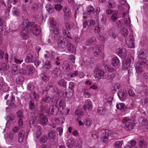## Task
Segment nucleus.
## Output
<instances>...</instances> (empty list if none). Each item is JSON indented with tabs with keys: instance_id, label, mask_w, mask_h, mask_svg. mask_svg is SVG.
<instances>
[{
	"instance_id": "obj_21",
	"label": "nucleus",
	"mask_w": 148,
	"mask_h": 148,
	"mask_svg": "<svg viewBox=\"0 0 148 148\" xmlns=\"http://www.w3.org/2000/svg\"><path fill=\"white\" fill-rule=\"evenodd\" d=\"M124 128L127 131H130L134 129V124L132 121L127 123L125 125Z\"/></svg>"
},
{
	"instance_id": "obj_54",
	"label": "nucleus",
	"mask_w": 148,
	"mask_h": 148,
	"mask_svg": "<svg viewBox=\"0 0 148 148\" xmlns=\"http://www.w3.org/2000/svg\"><path fill=\"white\" fill-rule=\"evenodd\" d=\"M108 133H109L107 132L106 130L104 129H100L98 131V134L100 135L101 137L107 134Z\"/></svg>"
},
{
	"instance_id": "obj_23",
	"label": "nucleus",
	"mask_w": 148,
	"mask_h": 148,
	"mask_svg": "<svg viewBox=\"0 0 148 148\" xmlns=\"http://www.w3.org/2000/svg\"><path fill=\"white\" fill-rule=\"evenodd\" d=\"M67 47H68V50L70 53L73 54L75 53V49L73 45L69 43Z\"/></svg>"
},
{
	"instance_id": "obj_46",
	"label": "nucleus",
	"mask_w": 148,
	"mask_h": 148,
	"mask_svg": "<svg viewBox=\"0 0 148 148\" xmlns=\"http://www.w3.org/2000/svg\"><path fill=\"white\" fill-rule=\"evenodd\" d=\"M52 101V100H51V97L49 96L45 97H42L41 100V101L46 103H49L51 101Z\"/></svg>"
},
{
	"instance_id": "obj_59",
	"label": "nucleus",
	"mask_w": 148,
	"mask_h": 148,
	"mask_svg": "<svg viewBox=\"0 0 148 148\" xmlns=\"http://www.w3.org/2000/svg\"><path fill=\"white\" fill-rule=\"evenodd\" d=\"M6 103L7 105L12 108H15L16 107V106L14 104V102L7 101Z\"/></svg>"
},
{
	"instance_id": "obj_3",
	"label": "nucleus",
	"mask_w": 148,
	"mask_h": 148,
	"mask_svg": "<svg viewBox=\"0 0 148 148\" xmlns=\"http://www.w3.org/2000/svg\"><path fill=\"white\" fill-rule=\"evenodd\" d=\"M35 69L31 65L27 66L25 70L22 69H21L20 70V72L23 75H32L35 72Z\"/></svg>"
},
{
	"instance_id": "obj_33",
	"label": "nucleus",
	"mask_w": 148,
	"mask_h": 148,
	"mask_svg": "<svg viewBox=\"0 0 148 148\" xmlns=\"http://www.w3.org/2000/svg\"><path fill=\"white\" fill-rule=\"evenodd\" d=\"M85 125L87 126H90L92 124V121L91 119L86 117L84 120Z\"/></svg>"
},
{
	"instance_id": "obj_61",
	"label": "nucleus",
	"mask_w": 148,
	"mask_h": 148,
	"mask_svg": "<svg viewBox=\"0 0 148 148\" xmlns=\"http://www.w3.org/2000/svg\"><path fill=\"white\" fill-rule=\"evenodd\" d=\"M12 12L14 15L18 16L19 14V10L16 8H14L12 10Z\"/></svg>"
},
{
	"instance_id": "obj_39",
	"label": "nucleus",
	"mask_w": 148,
	"mask_h": 148,
	"mask_svg": "<svg viewBox=\"0 0 148 148\" xmlns=\"http://www.w3.org/2000/svg\"><path fill=\"white\" fill-rule=\"evenodd\" d=\"M97 113L100 115H104L106 113V110L103 107H99L97 110Z\"/></svg>"
},
{
	"instance_id": "obj_36",
	"label": "nucleus",
	"mask_w": 148,
	"mask_h": 148,
	"mask_svg": "<svg viewBox=\"0 0 148 148\" xmlns=\"http://www.w3.org/2000/svg\"><path fill=\"white\" fill-rule=\"evenodd\" d=\"M18 67L16 64H13L12 67L11 72L12 74L15 75L18 73Z\"/></svg>"
},
{
	"instance_id": "obj_44",
	"label": "nucleus",
	"mask_w": 148,
	"mask_h": 148,
	"mask_svg": "<svg viewBox=\"0 0 148 148\" xmlns=\"http://www.w3.org/2000/svg\"><path fill=\"white\" fill-rule=\"evenodd\" d=\"M123 143V141L122 140L117 141L114 143V145L115 148H119L122 146Z\"/></svg>"
},
{
	"instance_id": "obj_53",
	"label": "nucleus",
	"mask_w": 148,
	"mask_h": 148,
	"mask_svg": "<svg viewBox=\"0 0 148 148\" xmlns=\"http://www.w3.org/2000/svg\"><path fill=\"white\" fill-rule=\"evenodd\" d=\"M62 33L64 35L68 37L69 38L72 39L71 36L68 30L64 29L62 31Z\"/></svg>"
},
{
	"instance_id": "obj_26",
	"label": "nucleus",
	"mask_w": 148,
	"mask_h": 148,
	"mask_svg": "<svg viewBox=\"0 0 148 148\" xmlns=\"http://www.w3.org/2000/svg\"><path fill=\"white\" fill-rule=\"evenodd\" d=\"M75 145V141L72 138L69 139L66 143V145L69 148H72Z\"/></svg>"
},
{
	"instance_id": "obj_32",
	"label": "nucleus",
	"mask_w": 148,
	"mask_h": 148,
	"mask_svg": "<svg viewBox=\"0 0 148 148\" xmlns=\"http://www.w3.org/2000/svg\"><path fill=\"white\" fill-rule=\"evenodd\" d=\"M47 88L49 91H50L52 93H55L57 89V88L54 87L53 84L51 83L48 84Z\"/></svg>"
},
{
	"instance_id": "obj_27",
	"label": "nucleus",
	"mask_w": 148,
	"mask_h": 148,
	"mask_svg": "<svg viewBox=\"0 0 148 148\" xmlns=\"http://www.w3.org/2000/svg\"><path fill=\"white\" fill-rule=\"evenodd\" d=\"M32 116H31L29 119V125L30 126L33 125L34 126H35L37 125V120L36 118L34 117V116L32 115Z\"/></svg>"
},
{
	"instance_id": "obj_29",
	"label": "nucleus",
	"mask_w": 148,
	"mask_h": 148,
	"mask_svg": "<svg viewBox=\"0 0 148 148\" xmlns=\"http://www.w3.org/2000/svg\"><path fill=\"white\" fill-rule=\"evenodd\" d=\"M25 134V132L23 131H20L18 134V141L19 143L22 142L24 138L25 137L24 136V134Z\"/></svg>"
},
{
	"instance_id": "obj_16",
	"label": "nucleus",
	"mask_w": 148,
	"mask_h": 148,
	"mask_svg": "<svg viewBox=\"0 0 148 148\" xmlns=\"http://www.w3.org/2000/svg\"><path fill=\"white\" fill-rule=\"evenodd\" d=\"M96 41V38L95 36H92L88 39L85 43L86 45H91L95 44Z\"/></svg>"
},
{
	"instance_id": "obj_41",
	"label": "nucleus",
	"mask_w": 148,
	"mask_h": 148,
	"mask_svg": "<svg viewBox=\"0 0 148 148\" xmlns=\"http://www.w3.org/2000/svg\"><path fill=\"white\" fill-rule=\"evenodd\" d=\"M64 14L65 16L67 17L69 16L71 14L70 10L67 7H65L63 9Z\"/></svg>"
},
{
	"instance_id": "obj_17",
	"label": "nucleus",
	"mask_w": 148,
	"mask_h": 148,
	"mask_svg": "<svg viewBox=\"0 0 148 148\" xmlns=\"http://www.w3.org/2000/svg\"><path fill=\"white\" fill-rule=\"evenodd\" d=\"M137 54L138 58L141 59L142 62H143V60H145L146 59V56L143 50H141L138 51Z\"/></svg>"
},
{
	"instance_id": "obj_60",
	"label": "nucleus",
	"mask_w": 148,
	"mask_h": 148,
	"mask_svg": "<svg viewBox=\"0 0 148 148\" xmlns=\"http://www.w3.org/2000/svg\"><path fill=\"white\" fill-rule=\"evenodd\" d=\"M118 18V15L116 13H114L112 15L111 19L113 22L116 21Z\"/></svg>"
},
{
	"instance_id": "obj_18",
	"label": "nucleus",
	"mask_w": 148,
	"mask_h": 148,
	"mask_svg": "<svg viewBox=\"0 0 148 148\" xmlns=\"http://www.w3.org/2000/svg\"><path fill=\"white\" fill-rule=\"evenodd\" d=\"M71 64L67 61H64L62 64V68L64 71H69L70 69V66Z\"/></svg>"
},
{
	"instance_id": "obj_40",
	"label": "nucleus",
	"mask_w": 148,
	"mask_h": 148,
	"mask_svg": "<svg viewBox=\"0 0 148 148\" xmlns=\"http://www.w3.org/2000/svg\"><path fill=\"white\" fill-rule=\"evenodd\" d=\"M48 136L50 139H55L56 132L53 131H51L48 134Z\"/></svg>"
},
{
	"instance_id": "obj_63",
	"label": "nucleus",
	"mask_w": 148,
	"mask_h": 148,
	"mask_svg": "<svg viewBox=\"0 0 148 148\" xmlns=\"http://www.w3.org/2000/svg\"><path fill=\"white\" fill-rule=\"evenodd\" d=\"M45 66L46 69H50L51 67L50 62L48 60L46 61L45 63Z\"/></svg>"
},
{
	"instance_id": "obj_19",
	"label": "nucleus",
	"mask_w": 148,
	"mask_h": 148,
	"mask_svg": "<svg viewBox=\"0 0 148 148\" xmlns=\"http://www.w3.org/2000/svg\"><path fill=\"white\" fill-rule=\"evenodd\" d=\"M116 52L119 56L124 57L127 56L126 51L125 49H122L119 48L118 49L116 50Z\"/></svg>"
},
{
	"instance_id": "obj_58",
	"label": "nucleus",
	"mask_w": 148,
	"mask_h": 148,
	"mask_svg": "<svg viewBox=\"0 0 148 148\" xmlns=\"http://www.w3.org/2000/svg\"><path fill=\"white\" fill-rule=\"evenodd\" d=\"M16 116L18 118H23L24 116L23 115V112L21 110L18 111L16 113Z\"/></svg>"
},
{
	"instance_id": "obj_48",
	"label": "nucleus",
	"mask_w": 148,
	"mask_h": 148,
	"mask_svg": "<svg viewBox=\"0 0 148 148\" xmlns=\"http://www.w3.org/2000/svg\"><path fill=\"white\" fill-rule=\"evenodd\" d=\"M139 145L140 148H146L147 144L144 140H140L139 141Z\"/></svg>"
},
{
	"instance_id": "obj_37",
	"label": "nucleus",
	"mask_w": 148,
	"mask_h": 148,
	"mask_svg": "<svg viewBox=\"0 0 148 148\" xmlns=\"http://www.w3.org/2000/svg\"><path fill=\"white\" fill-rule=\"evenodd\" d=\"M46 10L50 14L54 12V9L50 4H47L46 6Z\"/></svg>"
},
{
	"instance_id": "obj_50",
	"label": "nucleus",
	"mask_w": 148,
	"mask_h": 148,
	"mask_svg": "<svg viewBox=\"0 0 148 148\" xmlns=\"http://www.w3.org/2000/svg\"><path fill=\"white\" fill-rule=\"evenodd\" d=\"M108 7L109 8H112L115 7V4L114 0H109L108 1Z\"/></svg>"
},
{
	"instance_id": "obj_30",
	"label": "nucleus",
	"mask_w": 148,
	"mask_h": 148,
	"mask_svg": "<svg viewBox=\"0 0 148 148\" xmlns=\"http://www.w3.org/2000/svg\"><path fill=\"white\" fill-rule=\"evenodd\" d=\"M14 134L13 133H10L8 137L7 138L6 141L8 144H10L13 141Z\"/></svg>"
},
{
	"instance_id": "obj_55",
	"label": "nucleus",
	"mask_w": 148,
	"mask_h": 148,
	"mask_svg": "<svg viewBox=\"0 0 148 148\" xmlns=\"http://www.w3.org/2000/svg\"><path fill=\"white\" fill-rule=\"evenodd\" d=\"M50 23V26L51 28H54L56 26V22L53 20L52 18H50L49 19Z\"/></svg>"
},
{
	"instance_id": "obj_7",
	"label": "nucleus",
	"mask_w": 148,
	"mask_h": 148,
	"mask_svg": "<svg viewBox=\"0 0 148 148\" xmlns=\"http://www.w3.org/2000/svg\"><path fill=\"white\" fill-rule=\"evenodd\" d=\"M147 64L146 62L143 61V62L139 61L138 63L134 64V66L137 73L143 72V69L142 66V65H145Z\"/></svg>"
},
{
	"instance_id": "obj_43",
	"label": "nucleus",
	"mask_w": 148,
	"mask_h": 148,
	"mask_svg": "<svg viewBox=\"0 0 148 148\" xmlns=\"http://www.w3.org/2000/svg\"><path fill=\"white\" fill-rule=\"evenodd\" d=\"M41 127L40 126L37 127L36 129V137L37 138H38L42 134Z\"/></svg>"
},
{
	"instance_id": "obj_14",
	"label": "nucleus",
	"mask_w": 148,
	"mask_h": 148,
	"mask_svg": "<svg viewBox=\"0 0 148 148\" xmlns=\"http://www.w3.org/2000/svg\"><path fill=\"white\" fill-rule=\"evenodd\" d=\"M102 48L98 46H96L93 49L92 51L94 55L96 56H100L101 54Z\"/></svg>"
},
{
	"instance_id": "obj_31",
	"label": "nucleus",
	"mask_w": 148,
	"mask_h": 148,
	"mask_svg": "<svg viewBox=\"0 0 148 148\" xmlns=\"http://www.w3.org/2000/svg\"><path fill=\"white\" fill-rule=\"evenodd\" d=\"M104 29L103 26L98 25V26H96L94 29L95 32L96 33H100L101 31Z\"/></svg>"
},
{
	"instance_id": "obj_15",
	"label": "nucleus",
	"mask_w": 148,
	"mask_h": 148,
	"mask_svg": "<svg viewBox=\"0 0 148 148\" xmlns=\"http://www.w3.org/2000/svg\"><path fill=\"white\" fill-rule=\"evenodd\" d=\"M109 35L114 39H119V36L113 30L110 29L107 31Z\"/></svg>"
},
{
	"instance_id": "obj_1",
	"label": "nucleus",
	"mask_w": 148,
	"mask_h": 148,
	"mask_svg": "<svg viewBox=\"0 0 148 148\" xmlns=\"http://www.w3.org/2000/svg\"><path fill=\"white\" fill-rule=\"evenodd\" d=\"M23 25L29 28L30 31L33 32L34 35L37 36L40 33V31L37 28V25L34 22L29 21L27 19L24 20Z\"/></svg>"
},
{
	"instance_id": "obj_13",
	"label": "nucleus",
	"mask_w": 148,
	"mask_h": 148,
	"mask_svg": "<svg viewBox=\"0 0 148 148\" xmlns=\"http://www.w3.org/2000/svg\"><path fill=\"white\" fill-rule=\"evenodd\" d=\"M39 123L43 125H46V123L48 121V119L47 117L45 116L43 114H39Z\"/></svg>"
},
{
	"instance_id": "obj_52",
	"label": "nucleus",
	"mask_w": 148,
	"mask_h": 148,
	"mask_svg": "<svg viewBox=\"0 0 148 148\" xmlns=\"http://www.w3.org/2000/svg\"><path fill=\"white\" fill-rule=\"evenodd\" d=\"M121 32V34L125 37L127 36L128 34V31L127 29L125 27H122Z\"/></svg>"
},
{
	"instance_id": "obj_9",
	"label": "nucleus",
	"mask_w": 148,
	"mask_h": 148,
	"mask_svg": "<svg viewBox=\"0 0 148 148\" xmlns=\"http://www.w3.org/2000/svg\"><path fill=\"white\" fill-rule=\"evenodd\" d=\"M126 42L129 48H134V40L133 36H131L128 38Z\"/></svg>"
},
{
	"instance_id": "obj_38",
	"label": "nucleus",
	"mask_w": 148,
	"mask_h": 148,
	"mask_svg": "<svg viewBox=\"0 0 148 148\" xmlns=\"http://www.w3.org/2000/svg\"><path fill=\"white\" fill-rule=\"evenodd\" d=\"M67 82L66 81L63 79L60 80L58 82V85L61 86L62 87L65 88L66 87Z\"/></svg>"
},
{
	"instance_id": "obj_64",
	"label": "nucleus",
	"mask_w": 148,
	"mask_h": 148,
	"mask_svg": "<svg viewBox=\"0 0 148 148\" xmlns=\"http://www.w3.org/2000/svg\"><path fill=\"white\" fill-rule=\"evenodd\" d=\"M24 80V78L22 76H19L17 78L16 81L18 84H19L23 81Z\"/></svg>"
},
{
	"instance_id": "obj_57",
	"label": "nucleus",
	"mask_w": 148,
	"mask_h": 148,
	"mask_svg": "<svg viewBox=\"0 0 148 148\" xmlns=\"http://www.w3.org/2000/svg\"><path fill=\"white\" fill-rule=\"evenodd\" d=\"M132 121L128 117H124L122 120V122L123 124L126 125V124L129 122Z\"/></svg>"
},
{
	"instance_id": "obj_49",
	"label": "nucleus",
	"mask_w": 148,
	"mask_h": 148,
	"mask_svg": "<svg viewBox=\"0 0 148 148\" xmlns=\"http://www.w3.org/2000/svg\"><path fill=\"white\" fill-rule=\"evenodd\" d=\"M109 135V133H108L107 134L101 137V139L102 141L104 143H106L108 140Z\"/></svg>"
},
{
	"instance_id": "obj_8",
	"label": "nucleus",
	"mask_w": 148,
	"mask_h": 148,
	"mask_svg": "<svg viewBox=\"0 0 148 148\" xmlns=\"http://www.w3.org/2000/svg\"><path fill=\"white\" fill-rule=\"evenodd\" d=\"M134 58L131 57L127 58V60L123 62L122 69H123L125 70L128 69L130 66L131 62L132 61H134Z\"/></svg>"
},
{
	"instance_id": "obj_22",
	"label": "nucleus",
	"mask_w": 148,
	"mask_h": 148,
	"mask_svg": "<svg viewBox=\"0 0 148 148\" xmlns=\"http://www.w3.org/2000/svg\"><path fill=\"white\" fill-rule=\"evenodd\" d=\"M121 87V85L119 83H117L113 84L111 87V91L114 93L116 91L117 89H119Z\"/></svg>"
},
{
	"instance_id": "obj_20",
	"label": "nucleus",
	"mask_w": 148,
	"mask_h": 148,
	"mask_svg": "<svg viewBox=\"0 0 148 148\" xmlns=\"http://www.w3.org/2000/svg\"><path fill=\"white\" fill-rule=\"evenodd\" d=\"M61 73L60 69V68L56 67L51 71V74L53 77H56L60 74Z\"/></svg>"
},
{
	"instance_id": "obj_2",
	"label": "nucleus",
	"mask_w": 148,
	"mask_h": 148,
	"mask_svg": "<svg viewBox=\"0 0 148 148\" xmlns=\"http://www.w3.org/2000/svg\"><path fill=\"white\" fill-rule=\"evenodd\" d=\"M59 109L56 105H51L48 109L45 110L46 114L50 116L51 115H56L58 112Z\"/></svg>"
},
{
	"instance_id": "obj_56",
	"label": "nucleus",
	"mask_w": 148,
	"mask_h": 148,
	"mask_svg": "<svg viewBox=\"0 0 148 148\" xmlns=\"http://www.w3.org/2000/svg\"><path fill=\"white\" fill-rule=\"evenodd\" d=\"M65 27L67 29L71 30L73 27V24L72 23H66L65 24Z\"/></svg>"
},
{
	"instance_id": "obj_47",
	"label": "nucleus",
	"mask_w": 148,
	"mask_h": 148,
	"mask_svg": "<svg viewBox=\"0 0 148 148\" xmlns=\"http://www.w3.org/2000/svg\"><path fill=\"white\" fill-rule=\"evenodd\" d=\"M35 88V86L31 83H29L27 85V90L29 91L33 92Z\"/></svg>"
},
{
	"instance_id": "obj_11",
	"label": "nucleus",
	"mask_w": 148,
	"mask_h": 148,
	"mask_svg": "<svg viewBox=\"0 0 148 148\" xmlns=\"http://www.w3.org/2000/svg\"><path fill=\"white\" fill-rule=\"evenodd\" d=\"M93 108L92 102L89 99L87 100L85 104L83 106V108L85 110H91Z\"/></svg>"
},
{
	"instance_id": "obj_42",
	"label": "nucleus",
	"mask_w": 148,
	"mask_h": 148,
	"mask_svg": "<svg viewBox=\"0 0 148 148\" xmlns=\"http://www.w3.org/2000/svg\"><path fill=\"white\" fill-rule=\"evenodd\" d=\"M30 98L32 100L33 99L37 101L39 99L38 95L35 92H32L30 95Z\"/></svg>"
},
{
	"instance_id": "obj_6",
	"label": "nucleus",
	"mask_w": 148,
	"mask_h": 148,
	"mask_svg": "<svg viewBox=\"0 0 148 148\" xmlns=\"http://www.w3.org/2000/svg\"><path fill=\"white\" fill-rule=\"evenodd\" d=\"M22 25L23 29L21 32V35L23 39L26 40L28 38L29 34L30 31L29 28L26 27H24L23 25V23Z\"/></svg>"
},
{
	"instance_id": "obj_28",
	"label": "nucleus",
	"mask_w": 148,
	"mask_h": 148,
	"mask_svg": "<svg viewBox=\"0 0 148 148\" xmlns=\"http://www.w3.org/2000/svg\"><path fill=\"white\" fill-rule=\"evenodd\" d=\"M25 62L27 63L32 62L34 61L33 56L31 54H29L25 59Z\"/></svg>"
},
{
	"instance_id": "obj_34",
	"label": "nucleus",
	"mask_w": 148,
	"mask_h": 148,
	"mask_svg": "<svg viewBox=\"0 0 148 148\" xmlns=\"http://www.w3.org/2000/svg\"><path fill=\"white\" fill-rule=\"evenodd\" d=\"M112 64L113 66H117L119 64V60L116 57L113 58L111 61Z\"/></svg>"
},
{
	"instance_id": "obj_24",
	"label": "nucleus",
	"mask_w": 148,
	"mask_h": 148,
	"mask_svg": "<svg viewBox=\"0 0 148 148\" xmlns=\"http://www.w3.org/2000/svg\"><path fill=\"white\" fill-rule=\"evenodd\" d=\"M9 68V66L7 65L6 63L4 62H2L0 65V72L2 71H4L5 70H8Z\"/></svg>"
},
{
	"instance_id": "obj_45",
	"label": "nucleus",
	"mask_w": 148,
	"mask_h": 148,
	"mask_svg": "<svg viewBox=\"0 0 148 148\" xmlns=\"http://www.w3.org/2000/svg\"><path fill=\"white\" fill-rule=\"evenodd\" d=\"M87 11L88 14H90L94 13L95 9L92 5H90L87 7Z\"/></svg>"
},
{
	"instance_id": "obj_51",
	"label": "nucleus",
	"mask_w": 148,
	"mask_h": 148,
	"mask_svg": "<svg viewBox=\"0 0 148 148\" xmlns=\"http://www.w3.org/2000/svg\"><path fill=\"white\" fill-rule=\"evenodd\" d=\"M78 72L77 70H75L73 73H71L68 74V76L71 78L75 77V76L78 75Z\"/></svg>"
},
{
	"instance_id": "obj_4",
	"label": "nucleus",
	"mask_w": 148,
	"mask_h": 148,
	"mask_svg": "<svg viewBox=\"0 0 148 148\" xmlns=\"http://www.w3.org/2000/svg\"><path fill=\"white\" fill-rule=\"evenodd\" d=\"M108 75V72H104L102 69H99L97 71L95 78L97 79H106L107 78Z\"/></svg>"
},
{
	"instance_id": "obj_35",
	"label": "nucleus",
	"mask_w": 148,
	"mask_h": 148,
	"mask_svg": "<svg viewBox=\"0 0 148 148\" xmlns=\"http://www.w3.org/2000/svg\"><path fill=\"white\" fill-rule=\"evenodd\" d=\"M116 108L117 109L122 111L125 110L126 108V106L124 103H119L117 104Z\"/></svg>"
},
{
	"instance_id": "obj_10",
	"label": "nucleus",
	"mask_w": 148,
	"mask_h": 148,
	"mask_svg": "<svg viewBox=\"0 0 148 148\" xmlns=\"http://www.w3.org/2000/svg\"><path fill=\"white\" fill-rule=\"evenodd\" d=\"M127 95L126 91L123 89L120 90L118 94L120 99L122 101H123L126 98Z\"/></svg>"
},
{
	"instance_id": "obj_12",
	"label": "nucleus",
	"mask_w": 148,
	"mask_h": 148,
	"mask_svg": "<svg viewBox=\"0 0 148 148\" xmlns=\"http://www.w3.org/2000/svg\"><path fill=\"white\" fill-rule=\"evenodd\" d=\"M29 108L30 110L32 111L31 112L32 115H35L36 113V105L34 104V101L31 100L29 101Z\"/></svg>"
},
{
	"instance_id": "obj_5",
	"label": "nucleus",
	"mask_w": 148,
	"mask_h": 148,
	"mask_svg": "<svg viewBox=\"0 0 148 148\" xmlns=\"http://www.w3.org/2000/svg\"><path fill=\"white\" fill-rule=\"evenodd\" d=\"M68 43V40L66 38L59 39L57 42L58 47L60 49H64L67 46Z\"/></svg>"
},
{
	"instance_id": "obj_62",
	"label": "nucleus",
	"mask_w": 148,
	"mask_h": 148,
	"mask_svg": "<svg viewBox=\"0 0 148 148\" xmlns=\"http://www.w3.org/2000/svg\"><path fill=\"white\" fill-rule=\"evenodd\" d=\"M54 8L56 10L60 11L62 9V6L60 4H55Z\"/></svg>"
},
{
	"instance_id": "obj_25",
	"label": "nucleus",
	"mask_w": 148,
	"mask_h": 148,
	"mask_svg": "<svg viewBox=\"0 0 148 148\" xmlns=\"http://www.w3.org/2000/svg\"><path fill=\"white\" fill-rule=\"evenodd\" d=\"M138 121L139 122L143 125L146 126L148 124V119L142 117L139 118Z\"/></svg>"
}]
</instances>
